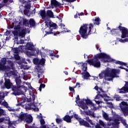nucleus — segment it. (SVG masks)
Returning a JSON list of instances; mask_svg holds the SVG:
<instances>
[{"instance_id": "39", "label": "nucleus", "mask_w": 128, "mask_h": 128, "mask_svg": "<svg viewBox=\"0 0 128 128\" xmlns=\"http://www.w3.org/2000/svg\"><path fill=\"white\" fill-rule=\"evenodd\" d=\"M34 64H40V60L38 58H34L33 60Z\"/></svg>"}, {"instance_id": "5", "label": "nucleus", "mask_w": 128, "mask_h": 128, "mask_svg": "<svg viewBox=\"0 0 128 128\" xmlns=\"http://www.w3.org/2000/svg\"><path fill=\"white\" fill-rule=\"evenodd\" d=\"M120 104V108L123 114L125 116H128V102L122 101Z\"/></svg>"}, {"instance_id": "15", "label": "nucleus", "mask_w": 128, "mask_h": 128, "mask_svg": "<svg viewBox=\"0 0 128 128\" xmlns=\"http://www.w3.org/2000/svg\"><path fill=\"white\" fill-rule=\"evenodd\" d=\"M24 122H27V124H30V122H32V115L27 114V116H26V118Z\"/></svg>"}, {"instance_id": "55", "label": "nucleus", "mask_w": 128, "mask_h": 128, "mask_svg": "<svg viewBox=\"0 0 128 128\" xmlns=\"http://www.w3.org/2000/svg\"><path fill=\"white\" fill-rule=\"evenodd\" d=\"M110 78H108L106 79L107 80H108V82H110L111 80H112V78H116V77H110Z\"/></svg>"}, {"instance_id": "6", "label": "nucleus", "mask_w": 128, "mask_h": 128, "mask_svg": "<svg viewBox=\"0 0 128 128\" xmlns=\"http://www.w3.org/2000/svg\"><path fill=\"white\" fill-rule=\"evenodd\" d=\"M20 86L18 85L12 86V90L14 92V94L15 96H20L22 94L20 89Z\"/></svg>"}, {"instance_id": "59", "label": "nucleus", "mask_w": 128, "mask_h": 128, "mask_svg": "<svg viewBox=\"0 0 128 128\" xmlns=\"http://www.w3.org/2000/svg\"><path fill=\"white\" fill-rule=\"evenodd\" d=\"M2 98H4V94L0 95V100H2Z\"/></svg>"}, {"instance_id": "34", "label": "nucleus", "mask_w": 128, "mask_h": 128, "mask_svg": "<svg viewBox=\"0 0 128 128\" xmlns=\"http://www.w3.org/2000/svg\"><path fill=\"white\" fill-rule=\"evenodd\" d=\"M82 70H84V72H88L86 71L88 70V66H86V63H84L82 64Z\"/></svg>"}, {"instance_id": "32", "label": "nucleus", "mask_w": 128, "mask_h": 128, "mask_svg": "<svg viewBox=\"0 0 128 128\" xmlns=\"http://www.w3.org/2000/svg\"><path fill=\"white\" fill-rule=\"evenodd\" d=\"M46 34H53V36H56L57 34H60V32H52V31L50 30V32H47Z\"/></svg>"}, {"instance_id": "37", "label": "nucleus", "mask_w": 128, "mask_h": 128, "mask_svg": "<svg viewBox=\"0 0 128 128\" xmlns=\"http://www.w3.org/2000/svg\"><path fill=\"white\" fill-rule=\"evenodd\" d=\"M85 120H86L87 122H90V124H92V126H94V123H92V120L90 119V117H88V116H86Z\"/></svg>"}, {"instance_id": "12", "label": "nucleus", "mask_w": 128, "mask_h": 128, "mask_svg": "<svg viewBox=\"0 0 128 128\" xmlns=\"http://www.w3.org/2000/svg\"><path fill=\"white\" fill-rule=\"evenodd\" d=\"M79 124L80 126H84L86 128H91V126L90 125V124L88 122L82 120L79 121Z\"/></svg>"}, {"instance_id": "17", "label": "nucleus", "mask_w": 128, "mask_h": 128, "mask_svg": "<svg viewBox=\"0 0 128 128\" xmlns=\"http://www.w3.org/2000/svg\"><path fill=\"white\" fill-rule=\"evenodd\" d=\"M120 94H124V92H128V87L123 86L122 88L118 89Z\"/></svg>"}, {"instance_id": "14", "label": "nucleus", "mask_w": 128, "mask_h": 128, "mask_svg": "<svg viewBox=\"0 0 128 128\" xmlns=\"http://www.w3.org/2000/svg\"><path fill=\"white\" fill-rule=\"evenodd\" d=\"M40 14L42 16V20H46V10H40Z\"/></svg>"}, {"instance_id": "42", "label": "nucleus", "mask_w": 128, "mask_h": 128, "mask_svg": "<svg viewBox=\"0 0 128 128\" xmlns=\"http://www.w3.org/2000/svg\"><path fill=\"white\" fill-rule=\"evenodd\" d=\"M88 116H91L92 118H96V116H94V113L92 112V111H89L88 114Z\"/></svg>"}, {"instance_id": "30", "label": "nucleus", "mask_w": 128, "mask_h": 128, "mask_svg": "<svg viewBox=\"0 0 128 128\" xmlns=\"http://www.w3.org/2000/svg\"><path fill=\"white\" fill-rule=\"evenodd\" d=\"M112 34H118V28H113L110 30Z\"/></svg>"}, {"instance_id": "60", "label": "nucleus", "mask_w": 128, "mask_h": 128, "mask_svg": "<svg viewBox=\"0 0 128 128\" xmlns=\"http://www.w3.org/2000/svg\"><path fill=\"white\" fill-rule=\"evenodd\" d=\"M26 54H27V56H32V53L30 52H26Z\"/></svg>"}, {"instance_id": "44", "label": "nucleus", "mask_w": 128, "mask_h": 128, "mask_svg": "<svg viewBox=\"0 0 128 128\" xmlns=\"http://www.w3.org/2000/svg\"><path fill=\"white\" fill-rule=\"evenodd\" d=\"M76 86L74 87L69 86V90L70 92H74L76 91L74 90V88H76Z\"/></svg>"}, {"instance_id": "19", "label": "nucleus", "mask_w": 128, "mask_h": 128, "mask_svg": "<svg viewBox=\"0 0 128 128\" xmlns=\"http://www.w3.org/2000/svg\"><path fill=\"white\" fill-rule=\"evenodd\" d=\"M29 28H32L36 26V22L32 18H31L29 20Z\"/></svg>"}, {"instance_id": "35", "label": "nucleus", "mask_w": 128, "mask_h": 128, "mask_svg": "<svg viewBox=\"0 0 128 128\" xmlns=\"http://www.w3.org/2000/svg\"><path fill=\"white\" fill-rule=\"evenodd\" d=\"M25 4H26L24 6L25 10H30V7L32 6L30 5V4H29V3H25Z\"/></svg>"}, {"instance_id": "27", "label": "nucleus", "mask_w": 128, "mask_h": 128, "mask_svg": "<svg viewBox=\"0 0 128 128\" xmlns=\"http://www.w3.org/2000/svg\"><path fill=\"white\" fill-rule=\"evenodd\" d=\"M30 11L28 9H24V14L25 16H30Z\"/></svg>"}, {"instance_id": "25", "label": "nucleus", "mask_w": 128, "mask_h": 128, "mask_svg": "<svg viewBox=\"0 0 128 128\" xmlns=\"http://www.w3.org/2000/svg\"><path fill=\"white\" fill-rule=\"evenodd\" d=\"M99 124H97L96 126V128H102V127H100V126H104V123L102 120H99Z\"/></svg>"}, {"instance_id": "33", "label": "nucleus", "mask_w": 128, "mask_h": 128, "mask_svg": "<svg viewBox=\"0 0 128 128\" xmlns=\"http://www.w3.org/2000/svg\"><path fill=\"white\" fill-rule=\"evenodd\" d=\"M103 118L106 120H110V118H108V115L106 114V112H104L102 114Z\"/></svg>"}, {"instance_id": "23", "label": "nucleus", "mask_w": 128, "mask_h": 128, "mask_svg": "<svg viewBox=\"0 0 128 128\" xmlns=\"http://www.w3.org/2000/svg\"><path fill=\"white\" fill-rule=\"evenodd\" d=\"M26 30L22 29L21 32H19V36L20 38H24L26 36Z\"/></svg>"}, {"instance_id": "26", "label": "nucleus", "mask_w": 128, "mask_h": 128, "mask_svg": "<svg viewBox=\"0 0 128 128\" xmlns=\"http://www.w3.org/2000/svg\"><path fill=\"white\" fill-rule=\"evenodd\" d=\"M8 78H10L12 76H16V74L14 71H10V72L6 74Z\"/></svg>"}, {"instance_id": "13", "label": "nucleus", "mask_w": 128, "mask_h": 128, "mask_svg": "<svg viewBox=\"0 0 128 128\" xmlns=\"http://www.w3.org/2000/svg\"><path fill=\"white\" fill-rule=\"evenodd\" d=\"M80 74L82 75V78H84V80H88V78L90 77V73L88 71L86 72H82Z\"/></svg>"}, {"instance_id": "10", "label": "nucleus", "mask_w": 128, "mask_h": 128, "mask_svg": "<svg viewBox=\"0 0 128 128\" xmlns=\"http://www.w3.org/2000/svg\"><path fill=\"white\" fill-rule=\"evenodd\" d=\"M4 86L8 90H10L12 86V83L10 82V79L5 78V82L4 83Z\"/></svg>"}, {"instance_id": "46", "label": "nucleus", "mask_w": 128, "mask_h": 128, "mask_svg": "<svg viewBox=\"0 0 128 128\" xmlns=\"http://www.w3.org/2000/svg\"><path fill=\"white\" fill-rule=\"evenodd\" d=\"M62 122V120L60 118H56V122L57 124H60V122Z\"/></svg>"}, {"instance_id": "63", "label": "nucleus", "mask_w": 128, "mask_h": 128, "mask_svg": "<svg viewBox=\"0 0 128 128\" xmlns=\"http://www.w3.org/2000/svg\"><path fill=\"white\" fill-rule=\"evenodd\" d=\"M102 96L103 98H108V96L106 94H103Z\"/></svg>"}, {"instance_id": "51", "label": "nucleus", "mask_w": 128, "mask_h": 128, "mask_svg": "<svg viewBox=\"0 0 128 128\" xmlns=\"http://www.w3.org/2000/svg\"><path fill=\"white\" fill-rule=\"evenodd\" d=\"M64 2H76V0H62Z\"/></svg>"}, {"instance_id": "40", "label": "nucleus", "mask_w": 128, "mask_h": 128, "mask_svg": "<svg viewBox=\"0 0 128 128\" xmlns=\"http://www.w3.org/2000/svg\"><path fill=\"white\" fill-rule=\"evenodd\" d=\"M46 88V84H41L40 86V87L38 89V90H40V92H42V88Z\"/></svg>"}, {"instance_id": "58", "label": "nucleus", "mask_w": 128, "mask_h": 128, "mask_svg": "<svg viewBox=\"0 0 128 128\" xmlns=\"http://www.w3.org/2000/svg\"><path fill=\"white\" fill-rule=\"evenodd\" d=\"M32 14H36V8H34L31 12Z\"/></svg>"}, {"instance_id": "2", "label": "nucleus", "mask_w": 128, "mask_h": 128, "mask_svg": "<svg viewBox=\"0 0 128 128\" xmlns=\"http://www.w3.org/2000/svg\"><path fill=\"white\" fill-rule=\"evenodd\" d=\"M92 28H94V24H92L90 23L89 24H83L79 30V34L81 38L86 39L88 38V36L94 34L96 29L92 30Z\"/></svg>"}, {"instance_id": "57", "label": "nucleus", "mask_w": 128, "mask_h": 128, "mask_svg": "<svg viewBox=\"0 0 128 128\" xmlns=\"http://www.w3.org/2000/svg\"><path fill=\"white\" fill-rule=\"evenodd\" d=\"M4 118H0V122H4Z\"/></svg>"}, {"instance_id": "48", "label": "nucleus", "mask_w": 128, "mask_h": 128, "mask_svg": "<svg viewBox=\"0 0 128 128\" xmlns=\"http://www.w3.org/2000/svg\"><path fill=\"white\" fill-rule=\"evenodd\" d=\"M20 2H22V4H28V0H20Z\"/></svg>"}, {"instance_id": "29", "label": "nucleus", "mask_w": 128, "mask_h": 128, "mask_svg": "<svg viewBox=\"0 0 128 128\" xmlns=\"http://www.w3.org/2000/svg\"><path fill=\"white\" fill-rule=\"evenodd\" d=\"M23 26H28V28H30L28 20L26 19H24L23 20Z\"/></svg>"}, {"instance_id": "3", "label": "nucleus", "mask_w": 128, "mask_h": 128, "mask_svg": "<svg viewBox=\"0 0 128 128\" xmlns=\"http://www.w3.org/2000/svg\"><path fill=\"white\" fill-rule=\"evenodd\" d=\"M116 69H112L110 68H107L106 70L99 74V78L100 79L104 78H116Z\"/></svg>"}, {"instance_id": "1", "label": "nucleus", "mask_w": 128, "mask_h": 128, "mask_svg": "<svg viewBox=\"0 0 128 128\" xmlns=\"http://www.w3.org/2000/svg\"><path fill=\"white\" fill-rule=\"evenodd\" d=\"M102 58L105 60H110L109 61L104 60V62H114L116 64H120V66H128V64L122 62L120 60H116L110 58V56L106 54L104 52H100L96 55H95L93 58L88 60V62L90 66H92L94 68H100V62L98 59Z\"/></svg>"}, {"instance_id": "22", "label": "nucleus", "mask_w": 128, "mask_h": 128, "mask_svg": "<svg viewBox=\"0 0 128 128\" xmlns=\"http://www.w3.org/2000/svg\"><path fill=\"white\" fill-rule=\"evenodd\" d=\"M14 38V40H18L19 32L17 30H13L12 32Z\"/></svg>"}, {"instance_id": "49", "label": "nucleus", "mask_w": 128, "mask_h": 128, "mask_svg": "<svg viewBox=\"0 0 128 128\" xmlns=\"http://www.w3.org/2000/svg\"><path fill=\"white\" fill-rule=\"evenodd\" d=\"M40 122L42 126H44V124H46V122H44V119H40Z\"/></svg>"}, {"instance_id": "47", "label": "nucleus", "mask_w": 128, "mask_h": 128, "mask_svg": "<svg viewBox=\"0 0 128 128\" xmlns=\"http://www.w3.org/2000/svg\"><path fill=\"white\" fill-rule=\"evenodd\" d=\"M2 104H3V106H6V108H8V102H2Z\"/></svg>"}, {"instance_id": "7", "label": "nucleus", "mask_w": 128, "mask_h": 128, "mask_svg": "<svg viewBox=\"0 0 128 128\" xmlns=\"http://www.w3.org/2000/svg\"><path fill=\"white\" fill-rule=\"evenodd\" d=\"M6 58H3L0 62V70H6Z\"/></svg>"}, {"instance_id": "41", "label": "nucleus", "mask_w": 128, "mask_h": 128, "mask_svg": "<svg viewBox=\"0 0 128 128\" xmlns=\"http://www.w3.org/2000/svg\"><path fill=\"white\" fill-rule=\"evenodd\" d=\"M122 123L124 126H126V128H128V124H126V119H124L122 120Z\"/></svg>"}, {"instance_id": "43", "label": "nucleus", "mask_w": 128, "mask_h": 128, "mask_svg": "<svg viewBox=\"0 0 128 128\" xmlns=\"http://www.w3.org/2000/svg\"><path fill=\"white\" fill-rule=\"evenodd\" d=\"M104 98V96L101 94H97V95L96 96L95 100H99V98Z\"/></svg>"}, {"instance_id": "56", "label": "nucleus", "mask_w": 128, "mask_h": 128, "mask_svg": "<svg viewBox=\"0 0 128 128\" xmlns=\"http://www.w3.org/2000/svg\"><path fill=\"white\" fill-rule=\"evenodd\" d=\"M74 118L76 119V120H78V118H78V115L76 114H74Z\"/></svg>"}, {"instance_id": "20", "label": "nucleus", "mask_w": 128, "mask_h": 128, "mask_svg": "<svg viewBox=\"0 0 128 128\" xmlns=\"http://www.w3.org/2000/svg\"><path fill=\"white\" fill-rule=\"evenodd\" d=\"M46 16H49V18H54V12H52V10H48L46 11Z\"/></svg>"}, {"instance_id": "53", "label": "nucleus", "mask_w": 128, "mask_h": 128, "mask_svg": "<svg viewBox=\"0 0 128 128\" xmlns=\"http://www.w3.org/2000/svg\"><path fill=\"white\" fill-rule=\"evenodd\" d=\"M15 59L16 60H20V56L18 55H16L15 56Z\"/></svg>"}, {"instance_id": "62", "label": "nucleus", "mask_w": 128, "mask_h": 128, "mask_svg": "<svg viewBox=\"0 0 128 128\" xmlns=\"http://www.w3.org/2000/svg\"><path fill=\"white\" fill-rule=\"evenodd\" d=\"M98 89H99V88L98 86H95L94 90H98Z\"/></svg>"}, {"instance_id": "52", "label": "nucleus", "mask_w": 128, "mask_h": 128, "mask_svg": "<svg viewBox=\"0 0 128 128\" xmlns=\"http://www.w3.org/2000/svg\"><path fill=\"white\" fill-rule=\"evenodd\" d=\"M20 28H21V27H20V25H17L14 28V30H20Z\"/></svg>"}, {"instance_id": "36", "label": "nucleus", "mask_w": 128, "mask_h": 128, "mask_svg": "<svg viewBox=\"0 0 128 128\" xmlns=\"http://www.w3.org/2000/svg\"><path fill=\"white\" fill-rule=\"evenodd\" d=\"M44 64H46V59L42 58L39 61V64H40L41 66H44Z\"/></svg>"}, {"instance_id": "64", "label": "nucleus", "mask_w": 128, "mask_h": 128, "mask_svg": "<svg viewBox=\"0 0 128 128\" xmlns=\"http://www.w3.org/2000/svg\"><path fill=\"white\" fill-rule=\"evenodd\" d=\"M29 128H38L36 126H29Z\"/></svg>"}, {"instance_id": "31", "label": "nucleus", "mask_w": 128, "mask_h": 128, "mask_svg": "<svg viewBox=\"0 0 128 128\" xmlns=\"http://www.w3.org/2000/svg\"><path fill=\"white\" fill-rule=\"evenodd\" d=\"M100 18L96 17L94 20V24H97V26H98V24H100Z\"/></svg>"}, {"instance_id": "8", "label": "nucleus", "mask_w": 128, "mask_h": 128, "mask_svg": "<svg viewBox=\"0 0 128 128\" xmlns=\"http://www.w3.org/2000/svg\"><path fill=\"white\" fill-rule=\"evenodd\" d=\"M46 26V28H49L50 30L52 31V28L56 29V24L55 23H52V22H45Z\"/></svg>"}, {"instance_id": "21", "label": "nucleus", "mask_w": 128, "mask_h": 128, "mask_svg": "<svg viewBox=\"0 0 128 128\" xmlns=\"http://www.w3.org/2000/svg\"><path fill=\"white\" fill-rule=\"evenodd\" d=\"M15 80L16 86H20V84H22V80H20V76L16 77Z\"/></svg>"}, {"instance_id": "11", "label": "nucleus", "mask_w": 128, "mask_h": 128, "mask_svg": "<svg viewBox=\"0 0 128 128\" xmlns=\"http://www.w3.org/2000/svg\"><path fill=\"white\" fill-rule=\"evenodd\" d=\"M114 122L111 123L112 126L114 128H118L120 124V119L118 118H115L113 120Z\"/></svg>"}, {"instance_id": "9", "label": "nucleus", "mask_w": 128, "mask_h": 128, "mask_svg": "<svg viewBox=\"0 0 128 128\" xmlns=\"http://www.w3.org/2000/svg\"><path fill=\"white\" fill-rule=\"evenodd\" d=\"M62 6V4L56 0H51V8H60Z\"/></svg>"}, {"instance_id": "61", "label": "nucleus", "mask_w": 128, "mask_h": 128, "mask_svg": "<svg viewBox=\"0 0 128 128\" xmlns=\"http://www.w3.org/2000/svg\"><path fill=\"white\" fill-rule=\"evenodd\" d=\"M10 34V31H8L6 32L5 34L6 36H8V34Z\"/></svg>"}, {"instance_id": "45", "label": "nucleus", "mask_w": 128, "mask_h": 128, "mask_svg": "<svg viewBox=\"0 0 128 128\" xmlns=\"http://www.w3.org/2000/svg\"><path fill=\"white\" fill-rule=\"evenodd\" d=\"M33 106H34L33 108V110H35V112H38L39 109L38 107H36V104H32Z\"/></svg>"}, {"instance_id": "24", "label": "nucleus", "mask_w": 128, "mask_h": 128, "mask_svg": "<svg viewBox=\"0 0 128 128\" xmlns=\"http://www.w3.org/2000/svg\"><path fill=\"white\" fill-rule=\"evenodd\" d=\"M26 48L28 50H34V45L30 43L27 44Z\"/></svg>"}, {"instance_id": "50", "label": "nucleus", "mask_w": 128, "mask_h": 128, "mask_svg": "<svg viewBox=\"0 0 128 128\" xmlns=\"http://www.w3.org/2000/svg\"><path fill=\"white\" fill-rule=\"evenodd\" d=\"M4 110L2 108H0V116H4Z\"/></svg>"}, {"instance_id": "54", "label": "nucleus", "mask_w": 128, "mask_h": 128, "mask_svg": "<svg viewBox=\"0 0 128 128\" xmlns=\"http://www.w3.org/2000/svg\"><path fill=\"white\" fill-rule=\"evenodd\" d=\"M80 96L78 95L76 98V104H78V101L80 100Z\"/></svg>"}, {"instance_id": "38", "label": "nucleus", "mask_w": 128, "mask_h": 128, "mask_svg": "<svg viewBox=\"0 0 128 128\" xmlns=\"http://www.w3.org/2000/svg\"><path fill=\"white\" fill-rule=\"evenodd\" d=\"M118 42H128V38H126L125 39L122 40V38H118Z\"/></svg>"}, {"instance_id": "16", "label": "nucleus", "mask_w": 128, "mask_h": 128, "mask_svg": "<svg viewBox=\"0 0 128 128\" xmlns=\"http://www.w3.org/2000/svg\"><path fill=\"white\" fill-rule=\"evenodd\" d=\"M28 116V113H24L21 112L19 116V118L20 120H25L26 118Z\"/></svg>"}, {"instance_id": "4", "label": "nucleus", "mask_w": 128, "mask_h": 128, "mask_svg": "<svg viewBox=\"0 0 128 128\" xmlns=\"http://www.w3.org/2000/svg\"><path fill=\"white\" fill-rule=\"evenodd\" d=\"M79 104L81 106L82 110H88V104H90V106H92V104H94L92 102L90 99H83L82 100L79 101Z\"/></svg>"}, {"instance_id": "28", "label": "nucleus", "mask_w": 128, "mask_h": 128, "mask_svg": "<svg viewBox=\"0 0 128 128\" xmlns=\"http://www.w3.org/2000/svg\"><path fill=\"white\" fill-rule=\"evenodd\" d=\"M64 120L66 122H72L70 121V116L66 115L64 118Z\"/></svg>"}, {"instance_id": "18", "label": "nucleus", "mask_w": 128, "mask_h": 128, "mask_svg": "<svg viewBox=\"0 0 128 128\" xmlns=\"http://www.w3.org/2000/svg\"><path fill=\"white\" fill-rule=\"evenodd\" d=\"M7 62L8 64V66H10V68L11 70H14V62L10 60H8L7 61Z\"/></svg>"}]
</instances>
